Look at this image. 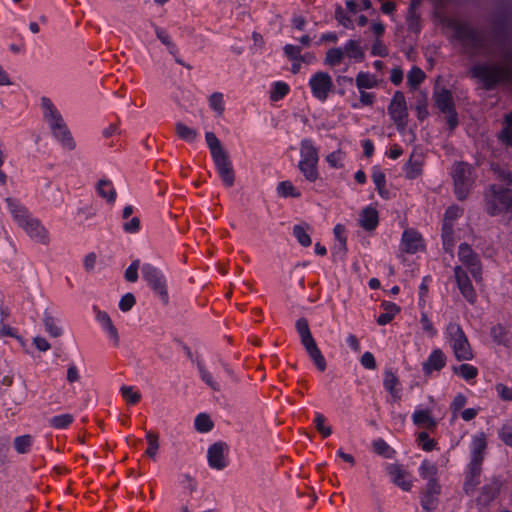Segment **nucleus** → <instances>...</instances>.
<instances>
[{
  "label": "nucleus",
  "mask_w": 512,
  "mask_h": 512,
  "mask_svg": "<svg viewBox=\"0 0 512 512\" xmlns=\"http://www.w3.org/2000/svg\"><path fill=\"white\" fill-rule=\"evenodd\" d=\"M485 23L479 29L468 21L450 20L448 26L467 55L497 59L477 62L469 70L482 89L492 91L500 84L512 83V0H493Z\"/></svg>",
  "instance_id": "obj_1"
},
{
  "label": "nucleus",
  "mask_w": 512,
  "mask_h": 512,
  "mask_svg": "<svg viewBox=\"0 0 512 512\" xmlns=\"http://www.w3.org/2000/svg\"><path fill=\"white\" fill-rule=\"evenodd\" d=\"M205 140L221 180L225 186L232 187L235 182V172L228 152L222 147L214 132H206Z\"/></svg>",
  "instance_id": "obj_2"
},
{
  "label": "nucleus",
  "mask_w": 512,
  "mask_h": 512,
  "mask_svg": "<svg viewBox=\"0 0 512 512\" xmlns=\"http://www.w3.org/2000/svg\"><path fill=\"white\" fill-rule=\"evenodd\" d=\"M484 202L488 215L508 214L512 218V189L502 185H490L485 192Z\"/></svg>",
  "instance_id": "obj_3"
},
{
  "label": "nucleus",
  "mask_w": 512,
  "mask_h": 512,
  "mask_svg": "<svg viewBox=\"0 0 512 512\" xmlns=\"http://www.w3.org/2000/svg\"><path fill=\"white\" fill-rule=\"evenodd\" d=\"M452 177L454 181V192L458 200L463 201L468 197L470 187L474 180L472 167L466 162H457L453 166Z\"/></svg>",
  "instance_id": "obj_4"
},
{
  "label": "nucleus",
  "mask_w": 512,
  "mask_h": 512,
  "mask_svg": "<svg viewBox=\"0 0 512 512\" xmlns=\"http://www.w3.org/2000/svg\"><path fill=\"white\" fill-rule=\"evenodd\" d=\"M447 333L452 341V348L456 359L458 361L471 360L473 358L472 349L460 325L457 323H449Z\"/></svg>",
  "instance_id": "obj_5"
},
{
  "label": "nucleus",
  "mask_w": 512,
  "mask_h": 512,
  "mask_svg": "<svg viewBox=\"0 0 512 512\" xmlns=\"http://www.w3.org/2000/svg\"><path fill=\"white\" fill-rule=\"evenodd\" d=\"M141 272L143 279L148 283L151 289L159 295L163 304L167 305L169 296L164 275L157 267L150 263L143 264Z\"/></svg>",
  "instance_id": "obj_6"
},
{
  "label": "nucleus",
  "mask_w": 512,
  "mask_h": 512,
  "mask_svg": "<svg viewBox=\"0 0 512 512\" xmlns=\"http://www.w3.org/2000/svg\"><path fill=\"white\" fill-rule=\"evenodd\" d=\"M388 113L394 121L397 130L400 132L404 131L407 126L408 112L403 92L396 91L394 93V96L388 106Z\"/></svg>",
  "instance_id": "obj_7"
},
{
  "label": "nucleus",
  "mask_w": 512,
  "mask_h": 512,
  "mask_svg": "<svg viewBox=\"0 0 512 512\" xmlns=\"http://www.w3.org/2000/svg\"><path fill=\"white\" fill-rule=\"evenodd\" d=\"M313 96L319 101L324 102L333 88V81L327 72H316L309 80Z\"/></svg>",
  "instance_id": "obj_8"
},
{
  "label": "nucleus",
  "mask_w": 512,
  "mask_h": 512,
  "mask_svg": "<svg viewBox=\"0 0 512 512\" xmlns=\"http://www.w3.org/2000/svg\"><path fill=\"white\" fill-rule=\"evenodd\" d=\"M441 494V485L437 478H430L421 491L420 502L422 508L431 512L438 507L439 496Z\"/></svg>",
  "instance_id": "obj_9"
},
{
  "label": "nucleus",
  "mask_w": 512,
  "mask_h": 512,
  "mask_svg": "<svg viewBox=\"0 0 512 512\" xmlns=\"http://www.w3.org/2000/svg\"><path fill=\"white\" fill-rule=\"evenodd\" d=\"M21 228H23L29 237L35 242L42 245L49 244L50 238L48 231L38 219L29 218Z\"/></svg>",
  "instance_id": "obj_10"
},
{
  "label": "nucleus",
  "mask_w": 512,
  "mask_h": 512,
  "mask_svg": "<svg viewBox=\"0 0 512 512\" xmlns=\"http://www.w3.org/2000/svg\"><path fill=\"white\" fill-rule=\"evenodd\" d=\"M228 449V445L225 442L213 443L207 451V460L211 468L216 470H222L226 467L224 452Z\"/></svg>",
  "instance_id": "obj_11"
},
{
  "label": "nucleus",
  "mask_w": 512,
  "mask_h": 512,
  "mask_svg": "<svg viewBox=\"0 0 512 512\" xmlns=\"http://www.w3.org/2000/svg\"><path fill=\"white\" fill-rule=\"evenodd\" d=\"M423 247V239L420 233L413 229H406L402 234L401 250L408 254H414Z\"/></svg>",
  "instance_id": "obj_12"
},
{
  "label": "nucleus",
  "mask_w": 512,
  "mask_h": 512,
  "mask_svg": "<svg viewBox=\"0 0 512 512\" xmlns=\"http://www.w3.org/2000/svg\"><path fill=\"white\" fill-rule=\"evenodd\" d=\"M454 272L461 294L468 302L474 303L476 299V293L469 277L467 276V273L459 266L455 267Z\"/></svg>",
  "instance_id": "obj_13"
},
{
  "label": "nucleus",
  "mask_w": 512,
  "mask_h": 512,
  "mask_svg": "<svg viewBox=\"0 0 512 512\" xmlns=\"http://www.w3.org/2000/svg\"><path fill=\"white\" fill-rule=\"evenodd\" d=\"M502 482L498 477H493L491 481L482 487L481 493L477 498L480 505L487 506L499 494Z\"/></svg>",
  "instance_id": "obj_14"
},
{
  "label": "nucleus",
  "mask_w": 512,
  "mask_h": 512,
  "mask_svg": "<svg viewBox=\"0 0 512 512\" xmlns=\"http://www.w3.org/2000/svg\"><path fill=\"white\" fill-rule=\"evenodd\" d=\"M388 472L391 476L392 482L400 487L404 491H410L412 487V481L407 471L402 469L400 465L391 464L388 467Z\"/></svg>",
  "instance_id": "obj_15"
},
{
  "label": "nucleus",
  "mask_w": 512,
  "mask_h": 512,
  "mask_svg": "<svg viewBox=\"0 0 512 512\" xmlns=\"http://www.w3.org/2000/svg\"><path fill=\"white\" fill-rule=\"evenodd\" d=\"M433 98L435 101L436 107L442 112H454L455 103L453 100V96L450 90L446 88H441L440 90H435L433 94Z\"/></svg>",
  "instance_id": "obj_16"
},
{
  "label": "nucleus",
  "mask_w": 512,
  "mask_h": 512,
  "mask_svg": "<svg viewBox=\"0 0 512 512\" xmlns=\"http://www.w3.org/2000/svg\"><path fill=\"white\" fill-rule=\"evenodd\" d=\"M446 364V357L441 349H435L423 363V371L430 375L434 370L440 371Z\"/></svg>",
  "instance_id": "obj_17"
},
{
  "label": "nucleus",
  "mask_w": 512,
  "mask_h": 512,
  "mask_svg": "<svg viewBox=\"0 0 512 512\" xmlns=\"http://www.w3.org/2000/svg\"><path fill=\"white\" fill-rule=\"evenodd\" d=\"M360 226L366 231H373L379 222L378 212L375 208L368 206L360 214Z\"/></svg>",
  "instance_id": "obj_18"
},
{
  "label": "nucleus",
  "mask_w": 512,
  "mask_h": 512,
  "mask_svg": "<svg viewBox=\"0 0 512 512\" xmlns=\"http://www.w3.org/2000/svg\"><path fill=\"white\" fill-rule=\"evenodd\" d=\"M422 154L412 153L405 165L406 178L415 179L422 173Z\"/></svg>",
  "instance_id": "obj_19"
},
{
  "label": "nucleus",
  "mask_w": 512,
  "mask_h": 512,
  "mask_svg": "<svg viewBox=\"0 0 512 512\" xmlns=\"http://www.w3.org/2000/svg\"><path fill=\"white\" fill-rule=\"evenodd\" d=\"M412 420L416 426L430 430L437 426V421L431 416L430 409L416 410L412 415Z\"/></svg>",
  "instance_id": "obj_20"
},
{
  "label": "nucleus",
  "mask_w": 512,
  "mask_h": 512,
  "mask_svg": "<svg viewBox=\"0 0 512 512\" xmlns=\"http://www.w3.org/2000/svg\"><path fill=\"white\" fill-rule=\"evenodd\" d=\"M5 201L8 205L11 214L13 215L14 219L18 222L20 227L23 226V224L29 218H31L28 215L26 208L17 203L13 198L8 197L5 199Z\"/></svg>",
  "instance_id": "obj_21"
},
{
  "label": "nucleus",
  "mask_w": 512,
  "mask_h": 512,
  "mask_svg": "<svg viewBox=\"0 0 512 512\" xmlns=\"http://www.w3.org/2000/svg\"><path fill=\"white\" fill-rule=\"evenodd\" d=\"M381 306L385 310V312L377 318V323L381 326L390 323L395 315L401 310L397 304L389 301H383Z\"/></svg>",
  "instance_id": "obj_22"
},
{
  "label": "nucleus",
  "mask_w": 512,
  "mask_h": 512,
  "mask_svg": "<svg viewBox=\"0 0 512 512\" xmlns=\"http://www.w3.org/2000/svg\"><path fill=\"white\" fill-rule=\"evenodd\" d=\"M52 133L54 137L62 144L63 148L69 151L75 149L76 143L67 125H63V129H56Z\"/></svg>",
  "instance_id": "obj_23"
},
{
  "label": "nucleus",
  "mask_w": 512,
  "mask_h": 512,
  "mask_svg": "<svg viewBox=\"0 0 512 512\" xmlns=\"http://www.w3.org/2000/svg\"><path fill=\"white\" fill-rule=\"evenodd\" d=\"M487 448V441L485 433L481 432L473 438L472 441V455L471 459L484 460V452Z\"/></svg>",
  "instance_id": "obj_24"
},
{
  "label": "nucleus",
  "mask_w": 512,
  "mask_h": 512,
  "mask_svg": "<svg viewBox=\"0 0 512 512\" xmlns=\"http://www.w3.org/2000/svg\"><path fill=\"white\" fill-rule=\"evenodd\" d=\"M43 325L51 337L57 338L63 334L61 327L57 325V319L48 310L44 311Z\"/></svg>",
  "instance_id": "obj_25"
},
{
  "label": "nucleus",
  "mask_w": 512,
  "mask_h": 512,
  "mask_svg": "<svg viewBox=\"0 0 512 512\" xmlns=\"http://www.w3.org/2000/svg\"><path fill=\"white\" fill-rule=\"evenodd\" d=\"M300 154L302 161L318 162V150L314 147L310 139H303L301 141Z\"/></svg>",
  "instance_id": "obj_26"
},
{
  "label": "nucleus",
  "mask_w": 512,
  "mask_h": 512,
  "mask_svg": "<svg viewBox=\"0 0 512 512\" xmlns=\"http://www.w3.org/2000/svg\"><path fill=\"white\" fill-rule=\"evenodd\" d=\"M358 90L372 89L378 85L376 77L368 72H359L355 79Z\"/></svg>",
  "instance_id": "obj_27"
},
{
  "label": "nucleus",
  "mask_w": 512,
  "mask_h": 512,
  "mask_svg": "<svg viewBox=\"0 0 512 512\" xmlns=\"http://www.w3.org/2000/svg\"><path fill=\"white\" fill-rule=\"evenodd\" d=\"M308 230H310V226L307 223L295 225L293 227V235L303 247H309L312 243L311 237L307 233Z\"/></svg>",
  "instance_id": "obj_28"
},
{
  "label": "nucleus",
  "mask_w": 512,
  "mask_h": 512,
  "mask_svg": "<svg viewBox=\"0 0 512 512\" xmlns=\"http://www.w3.org/2000/svg\"><path fill=\"white\" fill-rule=\"evenodd\" d=\"M98 194L107 200L108 203H113L116 199V190L112 187L111 181L106 179L99 180L97 184Z\"/></svg>",
  "instance_id": "obj_29"
},
{
  "label": "nucleus",
  "mask_w": 512,
  "mask_h": 512,
  "mask_svg": "<svg viewBox=\"0 0 512 512\" xmlns=\"http://www.w3.org/2000/svg\"><path fill=\"white\" fill-rule=\"evenodd\" d=\"M175 133L180 139L187 142H194L198 136L196 129L188 127L183 122L175 124Z\"/></svg>",
  "instance_id": "obj_30"
},
{
  "label": "nucleus",
  "mask_w": 512,
  "mask_h": 512,
  "mask_svg": "<svg viewBox=\"0 0 512 512\" xmlns=\"http://www.w3.org/2000/svg\"><path fill=\"white\" fill-rule=\"evenodd\" d=\"M317 163L313 161H299V170L310 182H314L318 178Z\"/></svg>",
  "instance_id": "obj_31"
},
{
  "label": "nucleus",
  "mask_w": 512,
  "mask_h": 512,
  "mask_svg": "<svg viewBox=\"0 0 512 512\" xmlns=\"http://www.w3.org/2000/svg\"><path fill=\"white\" fill-rule=\"evenodd\" d=\"M499 138L503 144L512 147V112L505 115Z\"/></svg>",
  "instance_id": "obj_32"
},
{
  "label": "nucleus",
  "mask_w": 512,
  "mask_h": 512,
  "mask_svg": "<svg viewBox=\"0 0 512 512\" xmlns=\"http://www.w3.org/2000/svg\"><path fill=\"white\" fill-rule=\"evenodd\" d=\"M416 111H417V118L420 121H423L429 115L428 96H427V93L424 91H420L419 94L417 95Z\"/></svg>",
  "instance_id": "obj_33"
},
{
  "label": "nucleus",
  "mask_w": 512,
  "mask_h": 512,
  "mask_svg": "<svg viewBox=\"0 0 512 512\" xmlns=\"http://www.w3.org/2000/svg\"><path fill=\"white\" fill-rule=\"evenodd\" d=\"M458 256L460 260L466 264L469 265L471 262H478V255L473 252L470 245L467 243H461L459 246Z\"/></svg>",
  "instance_id": "obj_34"
},
{
  "label": "nucleus",
  "mask_w": 512,
  "mask_h": 512,
  "mask_svg": "<svg viewBox=\"0 0 512 512\" xmlns=\"http://www.w3.org/2000/svg\"><path fill=\"white\" fill-rule=\"evenodd\" d=\"M344 59V51L341 48H330L326 52L324 63L328 66H337Z\"/></svg>",
  "instance_id": "obj_35"
},
{
  "label": "nucleus",
  "mask_w": 512,
  "mask_h": 512,
  "mask_svg": "<svg viewBox=\"0 0 512 512\" xmlns=\"http://www.w3.org/2000/svg\"><path fill=\"white\" fill-rule=\"evenodd\" d=\"M492 171L496 179L502 182L505 187L512 185V172L498 164L492 165Z\"/></svg>",
  "instance_id": "obj_36"
},
{
  "label": "nucleus",
  "mask_w": 512,
  "mask_h": 512,
  "mask_svg": "<svg viewBox=\"0 0 512 512\" xmlns=\"http://www.w3.org/2000/svg\"><path fill=\"white\" fill-rule=\"evenodd\" d=\"M195 429L201 433H207L213 429V421L208 414L201 413L195 418Z\"/></svg>",
  "instance_id": "obj_37"
},
{
  "label": "nucleus",
  "mask_w": 512,
  "mask_h": 512,
  "mask_svg": "<svg viewBox=\"0 0 512 512\" xmlns=\"http://www.w3.org/2000/svg\"><path fill=\"white\" fill-rule=\"evenodd\" d=\"M343 51L346 52L350 58L357 61H362L364 59V52L360 48L359 42L356 40H349L345 44Z\"/></svg>",
  "instance_id": "obj_38"
},
{
  "label": "nucleus",
  "mask_w": 512,
  "mask_h": 512,
  "mask_svg": "<svg viewBox=\"0 0 512 512\" xmlns=\"http://www.w3.org/2000/svg\"><path fill=\"white\" fill-rule=\"evenodd\" d=\"M277 193L279 194V196L284 198H298L301 196V193L295 189V187L290 181L280 182L277 186Z\"/></svg>",
  "instance_id": "obj_39"
},
{
  "label": "nucleus",
  "mask_w": 512,
  "mask_h": 512,
  "mask_svg": "<svg viewBox=\"0 0 512 512\" xmlns=\"http://www.w3.org/2000/svg\"><path fill=\"white\" fill-rule=\"evenodd\" d=\"M13 444L19 454H26L32 445V436L29 434L18 436L14 439Z\"/></svg>",
  "instance_id": "obj_40"
},
{
  "label": "nucleus",
  "mask_w": 512,
  "mask_h": 512,
  "mask_svg": "<svg viewBox=\"0 0 512 512\" xmlns=\"http://www.w3.org/2000/svg\"><path fill=\"white\" fill-rule=\"evenodd\" d=\"M306 352L320 371L326 369V360L317 345L306 349Z\"/></svg>",
  "instance_id": "obj_41"
},
{
  "label": "nucleus",
  "mask_w": 512,
  "mask_h": 512,
  "mask_svg": "<svg viewBox=\"0 0 512 512\" xmlns=\"http://www.w3.org/2000/svg\"><path fill=\"white\" fill-rule=\"evenodd\" d=\"M506 329L501 325L497 324L491 329V337L493 341L499 345L509 346V340L506 337Z\"/></svg>",
  "instance_id": "obj_42"
},
{
  "label": "nucleus",
  "mask_w": 512,
  "mask_h": 512,
  "mask_svg": "<svg viewBox=\"0 0 512 512\" xmlns=\"http://www.w3.org/2000/svg\"><path fill=\"white\" fill-rule=\"evenodd\" d=\"M425 73L417 66H414L407 75V84L415 89L424 80Z\"/></svg>",
  "instance_id": "obj_43"
},
{
  "label": "nucleus",
  "mask_w": 512,
  "mask_h": 512,
  "mask_svg": "<svg viewBox=\"0 0 512 512\" xmlns=\"http://www.w3.org/2000/svg\"><path fill=\"white\" fill-rule=\"evenodd\" d=\"M146 439L148 441L149 446H148L147 450L145 451V454L148 457L154 459L157 454V451L159 449L158 434L149 431L146 434Z\"/></svg>",
  "instance_id": "obj_44"
},
{
  "label": "nucleus",
  "mask_w": 512,
  "mask_h": 512,
  "mask_svg": "<svg viewBox=\"0 0 512 512\" xmlns=\"http://www.w3.org/2000/svg\"><path fill=\"white\" fill-rule=\"evenodd\" d=\"M198 370L201 376V379L214 391H219L220 386L217 382L213 380L211 373L205 368L201 361L197 362Z\"/></svg>",
  "instance_id": "obj_45"
},
{
  "label": "nucleus",
  "mask_w": 512,
  "mask_h": 512,
  "mask_svg": "<svg viewBox=\"0 0 512 512\" xmlns=\"http://www.w3.org/2000/svg\"><path fill=\"white\" fill-rule=\"evenodd\" d=\"M209 105L219 116H221L225 110L223 94L220 92L212 93L209 97Z\"/></svg>",
  "instance_id": "obj_46"
},
{
  "label": "nucleus",
  "mask_w": 512,
  "mask_h": 512,
  "mask_svg": "<svg viewBox=\"0 0 512 512\" xmlns=\"http://www.w3.org/2000/svg\"><path fill=\"white\" fill-rule=\"evenodd\" d=\"M453 371L455 373H460V375L465 380L474 379L478 374L477 368L469 364H461L460 366H454Z\"/></svg>",
  "instance_id": "obj_47"
},
{
  "label": "nucleus",
  "mask_w": 512,
  "mask_h": 512,
  "mask_svg": "<svg viewBox=\"0 0 512 512\" xmlns=\"http://www.w3.org/2000/svg\"><path fill=\"white\" fill-rule=\"evenodd\" d=\"M289 92L288 84L284 82H276L273 86V90L270 93V99L272 101H279L284 98Z\"/></svg>",
  "instance_id": "obj_48"
},
{
  "label": "nucleus",
  "mask_w": 512,
  "mask_h": 512,
  "mask_svg": "<svg viewBox=\"0 0 512 512\" xmlns=\"http://www.w3.org/2000/svg\"><path fill=\"white\" fill-rule=\"evenodd\" d=\"M155 33H156L157 38L161 41V43L164 44L168 48L169 53L172 55H175L176 46L171 41L170 36L166 32V30H164L160 27H155Z\"/></svg>",
  "instance_id": "obj_49"
},
{
  "label": "nucleus",
  "mask_w": 512,
  "mask_h": 512,
  "mask_svg": "<svg viewBox=\"0 0 512 512\" xmlns=\"http://www.w3.org/2000/svg\"><path fill=\"white\" fill-rule=\"evenodd\" d=\"M73 422V416L71 414H62L54 416L49 420L51 426L57 429H64Z\"/></svg>",
  "instance_id": "obj_50"
},
{
  "label": "nucleus",
  "mask_w": 512,
  "mask_h": 512,
  "mask_svg": "<svg viewBox=\"0 0 512 512\" xmlns=\"http://www.w3.org/2000/svg\"><path fill=\"white\" fill-rule=\"evenodd\" d=\"M438 472L437 466L428 460H424L419 468L420 476L424 479L436 478Z\"/></svg>",
  "instance_id": "obj_51"
},
{
  "label": "nucleus",
  "mask_w": 512,
  "mask_h": 512,
  "mask_svg": "<svg viewBox=\"0 0 512 512\" xmlns=\"http://www.w3.org/2000/svg\"><path fill=\"white\" fill-rule=\"evenodd\" d=\"M120 392L122 397L129 403V404H136L139 402L141 395L140 393L133 390L132 386H122L120 388Z\"/></svg>",
  "instance_id": "obj_52"
},
{
  "label": "nucleus",
  "mask_w": 512,
  "mask_h": 512,
  "mask_svg": "<svg viewBox=\"0 0 512 512\" xmlns=\"http://www.w3.org/2000/svg\"><path fill=\"white\" fill-rule=\"evenodd\" d=\"M399 384L398 377L391 371L386 370L384 373L383 386L388 392H393Z\"/></svg>",
  "instance_id": "obj_53"
},
{
  "label": "nucleus",
  "mask_w": 512,
  "mask_h": 512,
  "mask_svg": "<svg viewBox=\"0 0 512 512\" xmlns=\"http://www.w3.org/2000/svg\"><path fill=\"white\" fill-rule=\"evenodd\" d=\"M284 53L287 58L294 61H305V56L301 55V48L292 44H287L284 47Z\"/></svg>",
  "instance_id": "obj_54"
},
{
  "label": "nucleus",
  "mask_w": 512,
  "mask_h": 512,
  "mask_svg": "<svg viewBox=\"0 0 512 512\" xmlns=\"http://www.w3.org/2000/svg\"><path fill=\"white\" fill-rule=\"evenodd\" d=\"M419 445L425 451H432L436 446V441L431 439L427 432H420L417 436Z\"/></svg>",
  "instance_id": "obj_55"
},
{
  "label": "nucleus",
  "mask_w": 512,
  "mask_h": 512,
  "mask_svg": "<svg viewBox=\"0 0 512 512\" xmlns=\"http://www.w3.org/2000/svg\"><path fill=\"white\" fill-rule=\"evenodd\" d=\"M324 422H325V417L323 414L321 413H316V417H315V420H314V423H315V427L317 429V431L323 436V437H328L331 435L332 433V429L331 427L329 426H325L324 425Z\"/></svg>",
  "instance_id": "obj_56"
},
{
  "label": "nucleus",
  "mask_w": 512,
  "mask_h": 512,
  "mask_svg": "<svg viewBox=\"0 0 512 512\" xmlns=\"http://www.w3.org/2000/svg\"><path fill=\"white\" fill-rule=\"evenodd\" d=\"M500 439L508 446H512V420L503 424L499 431Z\"/></svg>",
  "instance_id": "obj_57"
},
{
  "label": "nucleus",
  "mask_w": 512,
  "mask_h": 512,
  "mask_svg": "<svg viewBox=\"0 0 512 512\" xmlns=\"http://www.w3.org/2000/svg\"><path fill=\"white\" fill-rule=\"evenodd\" d=\"M44 119L48 122L52 132L56 129H63V125H66L62 115L58 111Z\"/></svg>",
  "instance_id": "obj_58"
},
{
  "label": "nucleus",
  "mask_w": 512,
  "mask_h": 512,
  "mask_svg": "<svg viewBox=\"0 0 512 512\" xmlns=\"http://www.w3.org/2000/svg\"><path fill=\"white\" fill-rule=\"evenodd\" d=\"M136 304V298L132 293H126L123 295L119 301V309L122 312L130 311L133 306Z\"/></svg>",
  "instance_id": "obj_59"
},
{
  "label": "nucleus",
  "mask_w": 512,
  "mask_h": 512,
  "mask_svg": "<svg viewBox=\"0 0 512 512\" xmlns=\"http://www.w3.org/2000/svg\"><path fill=\"white\" fill-rule=\"evenodd\" d=\"M420 16L417 12H409L407 13V25L408 30L414 33H419L421 29L420 25Z\"/></svg>",
  "instance_id": "obj_60"
},
{
  "label": "nucleus",
  "mask_w": 512,
  "mask_h": 512,
  "mask_svg": "<svg viewBox=\"0 0 512 512\" xmlns=\"http://www.w3.org/2000/svg\"><path fill=\"white\" fill-rule=\"evenodd\" d=\"M140 267V260H134L131 265L126 269L124 277L128 282H136L138 279V269Z\"/></svg>",
  "instance_id": "obj_61"
},
{
  "label": "nucleus",
  "mask_w": 512,
  "mask_h": 512,
  "mask_svg": "<svg viewBox=\"0 0 512 512\" xmlns=\"http://www.w3.org/2000/svg\"><path fill=\"white\" fill-rule=\"evenodd\" d=\"M462 214H463L462 208H460L456 205H452L446 209L443 220H447V221H450L453 223Z\"/></svg>",
  "instance_id": "obj_62"
},
{
  "label": "nucleus",
  "mask_w": 512,
  "mask_h": 512,
  "mask_svg": "<svg viewBox=\"0 0 512 512\" xmlns=\"http://www.w3.org/2000/svg\"><path fill=\"white\" fill-rule=\"evenodd\" d=\"M360 363L369 370H374L377 367L375 357L371 352H365L360 358Z\"/></svg>",
  "instance_id": "obj_63"
},
{
  "label": "nucleus",
  "mask_w": 512,
  "mask_h": 512,
  "mask_svg": "<svg viewBox=\"0 0 512 512\" xmlns=\"http://www.w3.org/2000/svg\"><path fill=\"white\" fill-rule=\"evenodd\" d=\"M123 230L129 234H135L140 230V219L133 217L131 220L123 224Z\"/></svg>",
  "instance_id": "obj_64"
}]
</instances>
